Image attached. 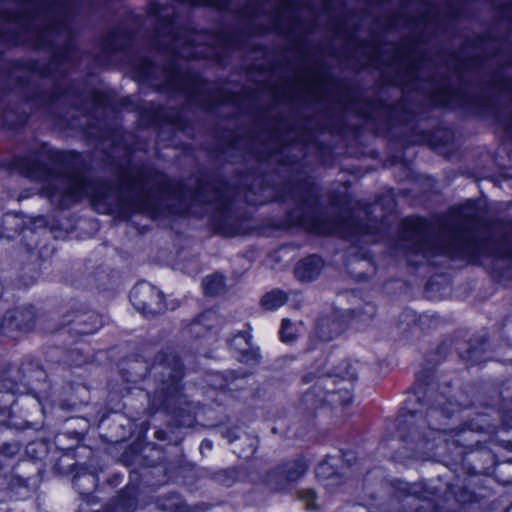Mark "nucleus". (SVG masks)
I'll return each instance as SVG.
<instances>
[{"mask_svg":"<svg viewBox=\"0 0 512 512\" xmlns=\"http://www.w3.org/2000/svg\"><path fill=\"white\" fill-rule=\"evenodd\" d=\"M399 64L405 71V77L409 82H416L425 79V70L431 68V62L424 56H419L415 52H404L398 48L395 49L393 59L390 65Z\"/></svg>","mask_w":512,"mask_h":512,"instance_id":"13","label":"nucleus"},{"mask_svg":"<svg viewBox=\"0 0 512 512\" xmlns=\"http://www.w3.org/2000/svg\"><path fill=\"white\" fill-rule=\"evenodd\" d=\"M76 321L79 324H84L85 325V327H83L81 329V332L85 333V334L93 333L94 331H96L101 326V319L95 313H91V314H88V315H84V314L77 315L76 316Z\"/></svg>","mask_w":512,"mask_h":512,"instance_id":"29","label":"nucleus"},{"mask_svg":"<svg viewBox=\"0 0 512 512\" xmlns=\"http://www.w3.org/2000/svg\"><path fill=\"white\" fill-rule=\"evenodd\" d=\"M506 512H512V504L506 509Z\"/></svg>","mask_w":512,"mask_h":512,"instance_id":"45","label":"nucleus"},{"mask_svg":"<svg viewBox=\"0 0 512 512\" xmlns=\"http://www.w3.org/2000/svg\"><path fill=\"white\" fill-rule=\"evenodd\" d=\"M271 142L272 143L266 144L264 148L265 152H267L268 154L273 153L280 146V141L276 134L272 136Z\"/></svg>","mask_w":512,"mask_h":512,"instance_id":"36","label":"nucleus"},{"mask_svg":"<svg viewBox=\"0 0 512 512\" xmlns=\"http://www.w3.org/2000/svg\"><path fill=\"white\" fill-rule=\"evenodd\" d=\"M505 448L509 449V450H512V443H507V445L505 446Z\"/></svg>","mask_w":512,"mask_h":512,"instance_id":"44","label":"nucleus"},{"mask_svg":"<svg viewBox=\"0 0 512 512\" xmlns=\"http://www.w3.org/2000/svg\"><path fill=\"white\" fill-rule=\"evenodd\" d=\"M335 380L331 376L320 377L303 396V402L311 408L329 403L333 406H346L352 401V394L347 388L330 390Z\"/></svg>","mask_w":512,"mask_h":512,"instance_id":"10","label":"nucleus"},{"mask_svg":"<svg viewBox=\"0 0 512 512\" xmlns=\"http://www.w3.org/2000/svg\"><path fill=\"white\" fill-rule=\"evenodd\" d=\"M22 218L18 214H8L4 217L3 224L4 226H9L15 228V233L21 231Z\"/></svg>","mask_w":512,"mask_h":512,"instance_id":"33","label":"nucleus"},{"mask_svg":"<svg viewBox=\"0 0 512 512\" xmlns=\"http://www.w3.org/2000/svg\"><path fill=\"white\" fill-rule=\"evenodd\" d=\"M213 479L218 484L231 487L239 480V470L236 467L219 470L214 473Z\"/></svg>","mask_w":512,"mask_h":512,"instance_id":"27","label":"nucleus"},{"mask_svg":"<svg viewBox=\"0 0 512 512\" xmlns=\"http://www.w3.org/2000/svg\"><path fill=\"white\" fill-rule=\"evenodd\" d=\"M475 446H477V447L480 446V441L479 440H475Z\"/></svg>","mask_w":512,"mask_h":512,"instance_id":"47","label":"nucleus"},{"mask_svg":"<svg viewBox=\"0 0 512 512\" xmlns=\"http://www.w3.org/2000/svg\"><path fill=\"white\" fill-rule=\"evenodd\" d=\"M313 379H314V377H313L311 374L305 375V376H304V378H303V380H304L306 383L311 382Z\"/></svg>","mask_w":512,"mask_h":512,"instance_id":"42","label":"nucleus"},{"mask_svg":"<svg viewBox=\"0 0 512 512\" xmlns=\"http://www.w3.org/2000/svg\"><path fill=\"white\" fill-rule=\"evenodd\" d=\"M172 6L151 4L149 15L156 22V45L183 59L212 58L219 55L220 49L232 47L225 34L197 33L175 26Z\"/></svg>","mask_w":512,"mask_h":512,"instance_id":"5","label":"nucleus"},{"mask_svg":"<svg viewBox=\"0 0 512 512\" xmlns=\"http://www.w3.org/2000/svg\"><path fill=\"white\" fill-rule=\"evenodd\" d=\"M204 293L208 296H217L226 291L225 278L219 273L206 276L202 281Z\"/></svg>","mask_w":512,"mask_h":512,"instance_id":"21","label":"nucleus"},{"mask_svg":"<svg viewBox=\"0 0 512 512\" xmlns=\"http://www.w3.org/2000/svg\"><path fill=\"white\" fill-rule=\"evenodd\" d=\"M342 378H347L350 381L354 380L356 378L354 373H350L349 371L346 372V375H343Z\"/></svg>","mask_w":512,"mask_h":512,"instance_id":"39","label":"nucleus"},{"mask_svg":"<svg viewBox=\"0 0 512 512\" xmlns=\"http://www.w3.org/2000/svg\"><path fill=\"white\" fill-rule=\"evenodd\" d=\"M308 89L311 90V92L314 93V91H313L315 89L314 87H309Z\"/></svg>","mask_w":512,"mask_h":512,"instance_id":"49","label":"nucleus"},{"mask_svg":"<svg viewBox=\"0 0 512 512\" xmlns=\"http://www.w3.org/2000/svg\"><path fill=\"white\" fill-rule=\"evenodd\" d=\"M223 436L240 458H250L258 448V438L238 427L227 429Z\"/></svg>","mask_w":512,"mask_h":512,"instance_id":"14","label":"nucleus"},{"mask_svg":"<svg viewBox=\"0 0 512 512\" xmlns=\"http://www.w3.org/2000/svg\"><path fill=\"white\" fill-rule=\"evenodd\" d=\"M245 200L251 204H257L256 200L251 199L247 194L244 195Z\"/></svg>","mask_w":512,"mask_h":512,"instance_id":"43","label":"nucleus"},{"mask_svg":"<svg viewBox=\"0 0 512 512\" xmlns=\"http://www.w3.org/2000/svg\"><path fill=\"white\" fill-rule=\"evenodd\" d=\"M300 498L306 502V506L308 509H316L317 506L315 504L316 500V492L312 489H305L299 492Z\"/></svg>","mask_w":512,"mask_h":512,"instance_id":"32","label":"nucleus"},{"mask_svg":"<svg viewBox=\"0 0 512 512\" xmlns=\"http://www.w3.org/2000/svg\"><path fill=\"white\" fill-rule=\"evenodd\" d=\"M331 459H325L323 460L317 467H316V475L319 479L323 481H329L334 480L331 484L338 483L340 480V475L334 470L333 464L330 461Z\"/></svg>","mask_w":512,"mask_h":512,"instance_id":"28","label":"nucleus"},{"mask_svg":"<svg viewBox=\"0 0 512 512\" xmlns=\"http://www.w3.org/2000/svg\"><path fill=\"white\" fill-rule=\"evenodd\" d=\"M346 328L345 321L339 312L322 315L316 323V335L323 341H331Z\"/></svg>","mask_w":512,"mask_h":512,"instance_id":"15","label":"nucleus"},{"mask_svg":"<svg viewBox=\"0 0 512 512\" xmlns=\"http://www.w3.org/2000/svg\"><path fill=\"white\" fill-rule=\"evenodd\" d=\"M421 408L408 411L398 419V433L406 458H425L435 448L445 421L456 411L451 402L435 388L419 392Z\"/></svg>","mask_w":512,"mask_h":512,"instance_id":"3","label":"nucleus"},{"mask_svg":"<svg viewBox=\"0 0 512 512\" xmlns=\"http://www.w3.org/2000/svg\"><path fill=\"white\" fill-rule=\"evenodd\" d=\"M318 187L306 179L296 184L288 183L280 195L282 202H292L295 207L288 211L291 224L321 235H337L350 238L367 231L352 217L330 218L318 205Z\"/></svg>","mask_w":512,"mask_h":512,"instance_id":"4","label":"nucleus"},{"mask_svg":"<svg viewBox=\"0 0 512 512\" xmlns=\"http://www.w3.org/2000/svg\"><path fill=\"white\" fill-rule=\"evenodd\" d=\"M40 0H34V26L40 17L36 6ZM73 13L71 0H48L45 10V24L41 31L34 33V48L36 46H50L52 51V66L68 60L72 49L71 30L69 21Z\"/></svg>","mask_w":512,"mask_h":512,"instance_id":"7","label":"nucleus"},{"mask_svg":"<svg viewBox=\"0 0 512 512\" xmlns=\"http://www.w3.org/2000/svg\"><path fill=\"white\" fill-rule=\"evenodd\" d=\"M249 376L248 373H237L236 371H228L226 373L215 372L209 375L208 383L218 390H238L242 386L238 385L237 381H244Z\"/></svg>","mask_w":512,"mask_h":512,"instance_id":"18","label":"nucleus"},{"mask_svg":"<svg viewBox=\"0 0 512 512\" xmlns=\"http://www.w3.org/2000/svg\"><path fill=\"white\" fill-rule=\"evenodd\" d=\"M483 354L484 349L482 347H470L463 357L472 363H480L483 360Z\"/></svg>","mask_w":512,"mask_h":512,"instance_id":"31","label":"nucleus"},{"mask_svg":"<svg viewBox=\"0 0 512 512\" xmlns=\"http://www.w3.org/2000/svg\"><path fill=\"white\" fill-rule=\"evenodd\" d=\"M151 372L158 382L153 396V405L180 415L178 406L186 402L181 393L180 382L184 376V367L180 359L172 353L158 356Z\"/></svg>","mask_w":512,"mask_h":512,"instance_id":"8","label":"nucleus"},{"mask_svg":"<svg viewBox=\"0 0 512 512\" xmlns=\"http://www.w3.org/2000/svg\"><path fill=\"white\" fill-rule=\"evenodd\" d=\"M155 437L160 441H164L167 439V434L163 430H158L155 432Z\"/></svg>","mask_w":512,"mask_h":512,"instance_id":"37","label":"nucleus"},{"mask_svg":"<svg viewBox=\"0 0 512 512\" xmlns=\"http://www.w3.org/2000/svg\"><path fill=\"white\" fill-rule=\"evenodd\" d=\"M307 468L308 464L302 457L284 461L266 473L264 483L272 491L287 490L303 477Z\"/></svg>","mask_w":512,"mask_h":512,"instance_id":"11","label":"nucleus"},{"mask_svg":"<svg viewBox=\"0 0 512 512\" xmlns=\"http://www.w3.org/2000/svg\"><path fill=\"white\" fill-rule=\"evenodd\" d=\"M230 346L238 353L239 362L247 365H255L259 362V349L252 345L251 335L248 332H238L230 340Z\"/></svg>","mask_w":512,"mask_h":512,"instance_id":"16","label":"nucleus"},{"mask_svg":"<svg viewBox=\"0 0 512 512\" xmlns=\"http://www.w3.org/2000/svg\"><path fill=\"white\" fill-rule=\"evenodd\" d=\"M212 316H214V313L211 311H207V312L201 314L197 319H195L191 323V325H190L191 331H193L199 325L206 326V321L209 320Z\"/></svg>","mask_w":512,"mask_h":512,"instance_id":"35","label":"nucleus"},{"mask_svg":"<svg viewBox=\"0 0 512 512\" xmlns=\"http://www.w3.org/2000/svg\"><path fill=\"white\" fill-rule=\"evenodd\" d=\"M151 122L154 124H168L176 129H182L184 126L178 111H168L162 107H156L151 111Z\"/></svg>","mask_w":512,"mask_h":512,"instance_id":"20","label":"nucleus"},{"mask_svg":"<svg viewBox=\"0 0 512 512\" xmlns=\"http://www.w3.org/2000/svg\"><path fill=\"white\" fill-rule=\"evenodd\" d=\"M504 125H505V128L507 129V131L512 134V115H511V118L509 119V121L507 123H505Z\"/></svg>","mask_w":512,"mask_h":512,"instance_id":"38","label":"nucleus"},{"mask_svg":"<svg viewBox=\"0 0 512 512\" xmlns=\"http://www.w3.org/2000/svg\"><path fill=\"white\" fill-rule=\"evenodd\" d=\"M280 335L281 340L285 343L293 342L296 339V329L294 325L290 322V320L283 319Z\"/></svg>","mask_w":512,"mask_h":512,"instance_id":"30","label":"nucleus"},{"mask_svg":"<svg viewBox=\"0 0 512 512\" xmlns=\"http://www.w3.org/2000/svg\"><path fill=\"white\" fill-rule=\"evenodd\" d=\"M67 95H77L81 102L90 100L94 105L104 106L107 104L106 95L98 91H85L78 93L73 87H70L66 92ZM79 108H85L84 103L75 104Z\"/></svg>","mask_w":512,"mask_h":512,"instance_id":"22","label":"nucleus"},{"mask_svg":"<svg viewBox=\"0 0 512 512\" xmlns=\"http://www.w3.org/2000/svg\"><path fill=\"white\" fill-rule=\"evenodd\" d=\"M477 209L471 202L451 211L440 223V237L435 239L429 222L407 218L402 222L401 239L415 254L431 257L438 254L474 261L481 256L509 257L512 249L506 238L480 239L473 228Z\"/></svg>","mask_w":512,"mask_h":512,"instance_id":"2","label":"nucleus"},{"mask_svg":"<svg viewBox=\"0 0 512 512\" xmlns=\"http://www.w3.org/2000/svg\"><path fill=\"white\" fill-rule=\"evenodd\" d=\"M33 167H34V172L36 171V158L34 157V164H33Z\"/></svg>","mask_w":512,"mask_h":512,"instance_id":"46","label":"nucleus"},{"mask_svg":"<svg viewBox=\"0 0 512 512\" xmlns=\"http://www.w3.org/2000/svg\"><path fill=\"white\" fill-rule=\"evenodd\" d=\"M431 98L435 104L447 106L453 102L454 92L447 83H443L432 91Z\"/></svg>","mask_w":512,"mask_h":512,"instance_id":"26","label":"nucleus"},{"mask_svg":"<svg viewBox=\"0 0 512 512\" xmlns=\"http://www.w3.org/2000/svg\"><path fill=\"white\" fill-rule=\"evenodd\" d=\"M53 161L57 173V185L52 193L59 196L62 207L67 208L83 197H89L99 213L117 214L128 219L134 213L151 218L162 214H183L194 202L215 205L219 225L225 224L233 188L219 179L198 183L195 190H187L172 184L167 176L148 166H129L122 170L119 188L104 181L88 180L77 171L66 155L56 152Z\"/></svg>","mask_w":512,"mask_h":512,"instance_id":"1","label":"nucleus"},{"mask_svg":"<svg viewBox=\"0 0 512 512\" xmlns=\"http://www.w3.org/2000/svg\"><path fill=\"white\" fill-rule=\"evenodd\" d=\"M6 236H7L8 238H12V237H13V235H12V234H10V233H7V235H6Z\"/></svg>","mask_w":512,"mask_h":512,"instance_id":"48","label":"nucleus"},{"mask_svg":"<svg viewBox=\"0 0 512 512\" xmlns=\"http://www.w3.org/2000/svg\"><path fill=\"white\" fill-rule=\"evenodd\" d=\"M288 11H289V4L286 1L285 5L281 9H279V11L276 13V15L274 17L273 26L275 29L283 30L285 28L284 17H285L286 12H288Z\"/></svg>","mask_w":512,"mask_h":512,"instance_id":"34","label":"nucleus"},{"mask_svg":"<svg viewBox=\"0 0 512 512\" xmlns=\"http://www.w3.org/2000/svg\"><path fill=\"white\" fill-rule=\"evenodd\" d=\"M9 169L14 174L29 178L32 172V160L30 154L14 157L10 163Z\"/></svg>","mask_w":512,"mask_h":512,"instance_id":"23","label":"nucleus"},{"mask_svg":"<svg viewBox=\"0 0 512 512\" xmlns=\"http://www.w3.org/2000/svg\"><path fill=\"white\" fill-rule=\"evenodd\" d=\"M130 300L138 311L148 317L161 314L165 310L162 292L146 282L138 283L131 290Z\"/></svg>","mask_w":512,"mask_h":512,"instance_id":"12","label":"nucleus"},{"mask_svg":"<svg viewBox=\"0 0 512 512\" xmlns=\"http://www.w3.org/2000/svg\"><path fill=\"white\" fill-rule=\"evenodd\" d=\"M474 432L493 433L494 428L490 426H485L483 424L470 423L468 424L467 428H463L457 433V439L455 441L458 444H461L462 446L470 447L469 445L466 444V442L469 440V436L472 435Z\"/></svg>","mask_w":512,"mask_h":512,"instance_id":"25","label":"nucleus"},{"mask_svg":"<svg viewBox=\"0 0 512 512\" xmlns=\"http://www.w3.org/2000/svg\"><path fill=\"white\" fill-rule=\"evenodd\" d=\"M287 294L282 290H272L267 292L261 299V305L267 310H273L281 307L287 301Z\"/></svg>","mask_w":512,"mask_h":512,"instance_id":"24","label":"nucleus"},{"mask_svg":"<svg viewBox=\"0 0 512 512\" xmlns=\"http://www.w3.org/2000/svg\"><path fill=\"white\" fill-rule=\"evenodd\" d=\"M201 447L202 448L206 447L208 449H211L212 448V443L210 441L205 440V441L202 442Z\"/></svg>","mask_w":512,"mask_h":512,"instance_id":"40","label":"nucleus"},{"mask_svg":"<svg viewBox=\"0 0 512 512\" xmlns=\"http://www.w3.org/2000/svg\"><path fill=\"white\" fill-rule=\"evenodd\" d=\"M431 495L422 483H400L390 512H436Z\"/></svg>","mask_w":512,"mask_h":512,"instance_id":"9","label":"nucleus"},{"mask_svg":"<svg viewBox=\"0 0 512 512\" xmlns=\"http://www.w3.org/2000/svg\"><path fill=\"white\" fill-rule=\"evenodd\" d=\"M323 260L317 255L308 256L299 261L295 267V276L301 282H310L316 279L322 269Z\"/></svg>","mask_w":512,"mask_h":512,"instance_id":"17","label":"nucleus"},{"mask_svg":"<svg viewBox=\"0 0 512 512\" xmlns=\"http://www.w3.org/2000/svg\"><path fill=\"white\" fill-rule=\"evenodd\" d=\"M132 31L124 26L110 31L102 42V49L106 53L123 50L130 42Z\"/></svg>","mask_w":512,"mask_h":512,"instance_id":"19","label":"nucleus"},{"mask_svg":"<svg viewBox=\"0 0 512 512\" xmlns=\"http://www.w3.org/2000/svg\"><path fill=\"white\" fill-rule=\"evenodd\" d=\"M484 454L487 455L490 458V460H491V462L493 464L495 463V457H494V455L491 452L485 451Z\"/></svg>","mask_w":512,"mask_h":512,"instance_id":"41","label":"nucleus"},{"mask_svg":"<svg viewBox=\"0 0 512 512\" xmlns=\"http://www.w3.org/2000/svg\"><path fill=\"white\" fill-rule=\"evenodd\" d=\"M136 73L139 81L149 83L156 90L184 93L188 100L206 110L230 100L222 91L215 90L213 83L184 71L175 62L167 68H160L150 60L143 59L136 65Z\"/></svg>","mask_w":512,"mask_h":512,"instance_id":"6","label":"nucleus"}]
</instances>
